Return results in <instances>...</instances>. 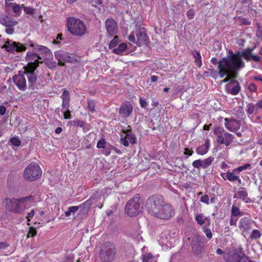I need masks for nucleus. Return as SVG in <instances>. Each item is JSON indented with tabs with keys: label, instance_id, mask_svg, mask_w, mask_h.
I'll use <instances>...</instances> for the list:
<instances>
[{
	"label": "nucleus",
	"instance_id": "obj_14",
	"mask_svg": "<svg viewBox=\"0 0 262 262\" xmlns=\"http://www.w3.org/2000/svg\"><path fill=\"white\" fill-rule=\"evenodd\" d=\"M24 71H19L18 73L13 76L12 80L17 88L20 91H25L27 88V81Z\"/></svg>",
	"mask_w": 262,
	"mask_h": 262
},
{
	"label": "nucleus",
	"instance_id": "obj_43",
	"mask_svg": "<svg viewBox=\"0 0 262 262\" xmlns=\"http://www.w3.org/2000/svg\"><path fill=\"white\" fill-rule=\"evenodd\" d=\"M250 167H251V164H249V163H247V164H246L244 165H243V166H239L237 168H235V169L237 171V173H239L242 171L246 170V169H248V168H249Z\"/></svg>",
	"mask_w": 262,
	"mask_h": 262
},
{
	"label": "nucleus",
	"instance_id": "obj_22",
	"mask_svg": "<svg viewBox=\"0 0 262 262\" xmlns=\"http://www.w3.org/2000/svg\"><path fill=\"white\" fill-rule=\"evenodd\" d=\"M0 23L6 27H13L18 22L10 16L5 15L0 17Z\"/></svg>",
	"mask_w": 262,
	"mask_h": 262
},
{
	"label": "nucleus",
	"instance_id": "obj_25",
	"mask_svg": "<svg viewBox=\"0 0 262 262\" xmlns=\"http://www.w3.org/2000/svg\"><path fill=\"white\" fill-rule=\"evenodd\" d=\"M195 220L197 223L200 226L203 225H205V226H210V219L208 217H206L202 213L196 214L195 216Z\"/></svg>",
	"mask_w": 262,
	"mask_h": 262
},
{
	"label": "nucleus",
	"instance_id": "obj_12",
	"mask_svg": "<svg viewBox=\"0 0 262 262\" xmlns=\"http://www.w3.org/2000/svg\"><path fill=\"white\" fill-rule=\"evenodd\" d=\"M3 48H5L6 51L11 53L20 52L26 50V47L23 44L9 39L6 41Z\"/></svg>",
	"mask_w": 262,
	"mask_h": 262
},
{
	"label": "nucleus",
	"instance_id": "obj_34",
	"mask_svg": "<svg viewBox=\"0 0 262 262\" xmlns=\"http://www.w3.org/2000/svg\"><path fill=\"white\" fill-rule=\"evenodd\" d=\"M242 212L240 211L238 207H236L235 205H233L231 208V216H241L242 215Z\"/></svg>",
	"mask_w": 262,
	"mask_h": 262
},
{
	"label": "nucleus",
	"instance_id": "obj_26",
	"mask_svg": "<svg viewBox=\"0 0 262 262\" xmlns=\"http://www.w3.org/2000/svg\"><path fill=\"white\" fill-rule=\"evenodd\" d=\"M133 112V106L130 104L121 105L119 110V114L123 117H128Z\"/></svg>",
	"mask_w": 262,
	"mask_h": 262
},
{
	"label": "nucleus",
	"instance_id": "obj_8",
	"mask_svg": "<svg viewBox=\"0 0 262 262\" xmlns=\"http://www.w3.org/2000/svg\"><path fill=\"white\" fill-rule=\"evenodd\" d=\"M29 200L33 201V196H29L28 197L20 199L19 200H10L8 204L9 209L10 210L16 212H21L25 209L27 204V202Z\"/></svg>",
	"mask_w": 262,
	"mask_h": 262
},
{
	"label": "nucleus",
	"instance_id": "obj_23",
	"mask_svg": "<svg viewBox=\"0 0 262 262\" xmlns=\"http://www.w3.org/2000/svg\"><path fill=\"white\" fill-rule=\"evenodd\" d=\"M95 199V197L94 195H92L89 198V199L78 206L79 209H80V211L82 213L85 214L88 212L93 204V201Z\"/></svg>",
	"mask_w": 262,
	"mask_h": 262
},
{
	"label": "nucleus",
	"instance_id": "obj_47",
	"mask_svg": "<svg viewBox=\"0 0 262 262\" xmlns=\"http://www.w3.org/2000/svg\"><path fill=\"white\" fill-rule=\"evenodd\" d=\"M131 144H135L136 142V138L134 134H129L128 136L125 137Z\"/></svg>",
	"mask_w": 262,
	"mask_h": 262
},
{
	"label": "nucleus",
	"instance_id": "obj_52",
	"mask_svg": "<svg viewBox=\"0 0 262 262\" xmlns=\"http://www.w3.org/2000/svg\"><path fill=\"white\" fill-rule=\"evenodd\" d=\"M200 201L206 203L207 204H209V196L207 195H205L204 196H201L200 199Z\"/></svg>",
	"mask_w": 262,
	"mask_h": 262
},
{
	"label": "nucleus",
	"instance_id": "obj_11",
	"mask_svg": "<svg viewBox=\"0 0 262 262\" xmlns=\"http://www.w3.org/2000/svg\"><path fill=\"white\" fill-rule=\"evenodd\" d=\"M173 214L174 211L171 206L165 203L153 216L160 219L168 220L171 219Z\"/></svg>",
	"mask_w": 262,
	"mask_h": 262
},
{
	"label": "nucleus",
	"instance_id": "obj_31",
	"mask_svg": "<svg viewBox=\"0 0 262 262\" xmlns=\"http://www.w3.org/2000/svg\"><path fill=\"white\" fill-rule=\"evenodd\" d=\"M127 48V45L125 43H120L117 48L113 50V52L116 54L120 55Z\"/></svg>",
	"mask_w": 262,
	"mask_h": 262
},
{
	"label": "nucleus",
	"instance_id": "obj_64",
	"mask_svg": "<svg viewBox=\"0 0 262 262\" xmlns=\"http://www.w3.org/2000/svg\"><path fill=\"white\" fill-rule=\"evenodd\" d=\"M256 108L257 110V111L259 110V109H260V108H262V99L258 101V102H257L256 104Z\"/></svg>",
	"mask_w": 262,
	"mask_h": 262
},
{
	"label": "nucleus",
	"instance_id": "obj_63",
	"mask_svg": "<svg viewBox=\"0 0 262 262\" xmlns=\"http://www.w3.org/2000/svg\"><path fill=\"white\" fill-rule=\"evenodd\" d=\"M122 132L123 133H124V134H125V137L128 136V135H129V134H133L132 133V130H129V129H122Z\"/></svg>",
	"mask_w": 262,
	"mask_h": 262
},
{
	"label": "nucleus",
	"instance_id": "obj_17",
	"mask_svg": "<svg viewBox=\"0 0 262 262\" xmlns=\"http://www.w3.org/2000/svg\"><path fill=\"white\" fill-rule=\"evenodd\" d=\"M204 249V244L202 241V238L197 236L191 243V249L194 255L199 256Z\"/></svg>",
	"mask_w": 262,
	"mask_h": 262
},
{
	"label": "nucleus",
	"instance_id": "obj_10",
	"mask_svg": "<svg viewBox=\"0 0 262 262\" xmlns=\"http://www.w3.org/2000/svg\"><path fill=\"white\" fill-rule=\"evenodd\" d=\"M55 57L58 61V65L60 66H64V62L74 63L76 61V56L74 54L62 51L55 52Z\"/></svg>",
	"mask_w": 262,
	"mask_h": 262
},
{
	"label": "nucleus",
	"instance_id": "obj_35",
	"mask_svg": "<svg viewBox=\"0 0 262 262\" xmlns=\"http://www.w3.org/2000/svg\"><path fill=\"white\" fill-rule=\"evenodd\" d=\"M79 209V207L77 206H71L68 208V211L65 212V215L69 216L72 213H75Z\"/></svg>",
	"mask_w": 262,
	"mask_h": 262
},
{
	"label": "nucleus",
	"instance_id": "obj_55",
	"mask_svg": "<svg viewBox=\"0 0 262 262\" xmlns=\"http://www.w3.org/2000/svg\"><path fill=\"white\" fill-rule=\"evenodd\" d=\"M84 123L82 121L77 120L74 121V126L82 127L83 126Z\"/></svg>",
	"mask_w": 262,
	"mask_h": 262
},
{
	"label": "nucleus",
	"instance_id": "obj_53",
	"mask_svg": "<svg viewBox=\"0 0 262 262\" xmlns=\"http://www.w3.org/2000/svg\"><path fill=\"white\" fill-rule=\"evenodd\" d=\"M128 39L130 42L135 43L137 44V41H136V38H135L134 32H132L130 33V34L129 35V36L128 37Z\"/></svg>",
	"mask_w": 262,
	"mask_h": 262
},
{
	"label": "nucleus",
	"instance_id": "obj_9",
	"mask_svg": "<svg viewBox=\"0 0 262 262\" xmlns=\"http://www.w3.org/2000/svg\"><path fill=\"white\" fill-rule=\"evenodd\" d=\"M33 48L32 51H30L27 53L26 59L29 62L26 67H24V69H36L38 67L39 63H40L38 60L42 59V57L39 56V53L35 51L34 48ZM40 62H42V61H40Z\"/></svg>",
	"mask_w": 262,
	"mask_h": 262
},
{
	"label": "nucleus",
	"instance_id": "obj_15",
	"mask_svg": "<svg viewBox=\"0 0 262 262\" xmlns=\"http://www.w3.org/2000/svg\"><path fill=\"white\" fill-rule=\"evenodd\" d=\"M24 73L28 78V88L31 90H34L37 84V76L35 73L36 69H24Z\"/></svg>",
	"mask_w": 262,
	"mask_h": 262
},
{
	"label": "nucleus",
	"instance_id": "obj_44",
	"mask_svg": "<svg viewBox=\"0 0 262 262\" xmlns=\"http://www.w3.org/2000/svg\"><path fill=\"white\" fill-rule=\"evenodd\" d=\"M119 39L117 36L114 37L113 39L111 41L109 45L110 48H114L118 43Z\"/></svg>",
	"mask_w": 262,
	"mask_h": 262
},
{
	"label": "nucleus",
	"instance_id": "obj_6",
	"mask_svg": "<svg viewBox=\"0 0 262 262\" xmlns=\"http://www.w3.org/2000/svg\"><path fill=\"white\" fill-rule=\"evenodd\" d=\"M213 133L216 136V142L219 145L224 144L229 146L234 138V136L225 131L221 127H216L213 130Z\"/></svg>",
	"mask_w": 262,
	"mask_h": 262
},
{
	"label": "nucleus",
	"instance_id": "obj_56",
	"mask_svg": "<svg viewBox=\"0 0 262 262\" xmlns=\"http://www.w3.org/2000/svg\"><path fill=\"white\" fill-rule=\"evenodd\" d=\"M20 6L18 4H14V6L12 7L13 11L14 13L18 12L19 11V10H20Z\"/></svg>",
	"mask_w": 262,
	"mask_h": 262
},
{
	"label": "nucleus",
	"instance_id": "obj_28",
	"mask_svg": "<svg viewBox=\"0 0 262 262\" xmlns=\"http://www.w3.org/2000/svg\"><path fill=\"white\" fill-rule=\"evenodd\" d=\"M209 141L208 139H207L205 141V142L204 144L196 148V152L198 154L201 155H205L208 152L209 150Z\"/></svg>",
	"mask_w": 262,
	"mask_h": 262
},
{
	"label": "nucleus",
	"instance_id": "obj_5",
	"mask_svg": "<svg viewBox=\"0 0 262 262\" xmlns=\"http://www.w3.org/2000/svg\"><path fill=\"white\" fill-rule=\"evenodd\" d=\"M116 253L115 245L111 243L106 242L101 245L99 255L102 261L110 262L114 258Z\"/></svg>",
	"mask_w": 262,
	"mask_h": 262
},
{
	"label": "nucleus",
	"instance_id": "obj_41",
	"mask_svg": "<svg viewBox=\"0 0 262 262\" xmlns=\"http://www.w3.org/2000/svg\"><path fill=\"white\" fill-rule=\"evenodd\" d=\"M261 236V233L258 230L255 229L252 231L251 235L250 238L251 239H256L259 238Z\"/></svg>",
	"mask_w": 262,
	"mask_h": 262
},
{
	"label": "nucleus",
	"instance_id": "obj_48",
	"mask_svg": "<svg viewBox=\"0 0 262 262\" xmlns=\"http://www.w3.org/2000/svg\"><path fill=\"white\" fill-rule=\"evenodd\" d=\"M105 143V140L104 139L102 138L97 142V147L98 148H104Z\"/></svg>",
	"mask_w": 262,
	"mask_h": 262
},
{
	"label": "nucleus",
	"instance_id": "obj_33",
	"mask_svg": "<svg viewBox=\"0 0 262 262\" xmlns=\"http://www.w3.org/2000/svg\"><path fill=\"white\" fill-rule=\"evenodd\" d=\"M255 104H253L252 103H249L247 105V113L249 115H252L255 112H257V110L256 108V107L255 106Z\"/></svg>",
	"mask_w": 262,
	"mask_h": 262
},
{
	"label": "nucleus",
	"instance_id": "obj_36",
	"mask_svg": "<svg viewBox=\"0 0 262 262\" xmlns=\"http://www.w3.org/2000/svg\"><path fill=\"white\" fill-rule=\"evenodd\" d=\"M143 262H153L154 257L150 253H146L142 255Z\"/></svg>",
	"mask_w": 262,
	"mask_h": 262
},
{
	"label": "nucleus",
	"instance_id": "obj_21",
	"mask_svg": "<svg viewBox=\"0 0 262 262\" xmlns=\"http://www.w3.org/2000/svg\"><path fill=\"white\" fill-rule=\"evenodd\" d=\"M239 229L243 232H247L252 228L251 220L247 217H244L240 220Z\"/></svg>",
	"mask_w": 262,
	"mask_h": 262
},
{
	"label": "nucleus",
	"instance_id": "obj_62",
	"mask_svg": "<svg viewBox=\"0 0 262 262\" xmlns=\"http://www.w3.org/2000/svg\"><path fill=\"white\" fill-rule=\"evenodd\" d=\"M193 153V151L192 150H189L188 148H185V155H187L188 156H191L192 154Z\"/></svg>",
	"mask_w": 262,
	"mask_h": 262
},
{
	"label": "nucleus",
	"instance_id": "obj_39",
	"mask_svg": "<svg viewBox=\"0 0 262 262\" xmlns=\"http://www.w3.org/2000/svg\"><path fill=\"white\" fill-rule=\"evenodd\" d=\"M95 104L94 101L92 100H88V109L91 113H94L95 110Z\"/></svg>",
	"mask_w": 262,
	"mask_h": 262
},
{
	"label": "nucleus",
	"instance_id": "obj_24",
	"mask_svg": "<svg viewBox=\"0 0 262 262\" xmlns=\"http://www.w3.org/2000/svg\"><path fill=\"white\" fill-rule=\"evenodd\" d=\"M137 38V44L139 45H144L146 43L147 36L143 29H140L136 32Z\"/></svg>",
	"mask_w": 262,
	"mask_h": 262
},
{
	"label": "nucleus",
	"instance_id": "obj_58",
	"mask_svg": "<svg viewBox=\"0 0 262 262\" xmlns=\"http://www.w3.org/2000/svg\"><path fill=\"white\" fill-rule=\"evenodd\" d=\"M9 245L6 242H0V249H5L8 248Z\"/></svg>",
	"mask_w": 262,
	"mask_h": 262
},
{
	"label": "nucleus",
	"instance_id": "obj_18",
	"mask_svg": "<svg viewBox=\"0 0 262 262\" xmlns=\"http://www.w3.org/2000/svg\"><path fill=\"white\" fill-rule=\"evenodd\" d=\"M226 91L232 95H236L241 90V86L237 80L231 79L225 86Z\"/></svg>",
	"mask_w": 262,
	"mask_h": 262
},
{
	"label": "nucleus",
	"instance_id": "obj_60",
	"mask_svg": "<svg viewBox=\"0 0 262 262\" xmlns=\"http://www.w3.org/2000/svg\"><path fill=\"white\" fill-rule=\"evenodd\" d=\"M6 111V108L4 105L0 106V115H4Z\"/></svg>",
	"mask_w": 262,
	"mask_h": 262
},
{
	"label": "nucleus",
	"instance_id": "obj_1",
	"mask_svg": "<svg viewBox=\"0 0 262 262\" xmlns=\"http://www.w3.org/2000/svg\"><path fill=\"white\" fill-rule=\"evenodd\" d=\"M254 49V48H248L243 52L237 53H233L232 51H229L230 55L220 60L217 67L220 77L223 78L227 76L221 83L227 82L230 79H234L237 77V72L245 67L242 57L247 61L251 60L255 62L260 61V57L252 54Z\"/></svg>",
	"mask_w": 262,
	"mask_h": 262
},
{
	"label": "nucleus",
	"instance_id": "obj_32",
	"mask_svg": "<svg viewBox=\"0 0 262 262\" xmlns=\"http://www.w3.org/2000/svg\"><path fill=\"white\" fill-rule=\"evenodd\" d=\"M214 160V158L213 157H209L206 159L202 160L203 168L205 169L209 167L211 164Z\"/></svg>",
	"mask_w": 262,
	"mask_h": 262
},
{
	"label": "nucleus",
	"instance_id": "obj_54",
	"mask_svg": "<svg viewBox=\"0 0 262 262\" xmlns=\"http://www.w3.org/2000/svg\"><path fill=\"white\" fill-rule=\"evenodd\" d=\"M6 32L10 35L13 34L14 32V29L12 27H7L5 30Z\"/></svg>",
	"mask_w": 262,
	"mask_h": 262
},
{
	"label": "nucleus",
	"instance_id": "obj_61",
	"mask_svg": "<svg viewBox=\"0 0 262 262\" xmlns=\"http://www.w3.org/2000/svg\"><path fill=\"white\" fill-rule=\"evenodd\" d=\"M34 215V211L33 210H32L30 212L28 213V221H30V218H32Z\"/></svg>",
	"mask_w": 262,
	"mask_h": 262
},
{
	"label": "nucleus",
	"instance_id": "obj_46",
	"mask_svg": "<svg viewBox=\"0 0 262 262\" xmlns=\"http://www.w3.org/2000/svg\"><path fill=\"white\" fill-rule=\"evenodd\" d=\"M22 7L24 9V11L27 14H33L34 13V9H33L32 8L30 7L24 6V5H22Z\"/></svg>",
	"mask_w": 262,
	"mask_h": 262
},
{
	"label": "nucleus",
	"instance_id": "obj_42",
	"mask_svg": "<svg viewBox=\"0 0 262 262\" xmlns=\"http://www.w3.org/2000/svg\"><path fill=\"white\" fill-rule=\"evenodd\" d=\"M9 142L13 145L15 146H19L21 144V141L18 138L13 137L12 138Z\"/></svg>",
	"mask_w": 262,
	"mask_h": 262
},
{
	"label": "nucleus",
	"instance_id": "obj_51",
	"mask_svg": "<svg viewBox=\"0 0 262 262\" xmlns=\"http://www.w3.org/2000/svg\"><path fill=\"white\" fill-rule=\"evenodd\" d=\"M140 104L141 107L146 108L147 106V102L143 98H140L139 99Z\"/></svg>",
	"mask_w": 262,
	"mask_h": 262
},
{
	"label": "nucleus",
	"instance_id": "obj_59",
	"mask_svg": "<svg viewBox=\"0 0 262 262\" xmlns=\"http://www.w3.org/2000/svg\"><path fill=\"white\" fill-rule=\"evenodd\" d=\"M187 16L189 19H192L194 17V12L190 10L187 12Z\"/></svg>",
	"mask_w": 262,
	"mask_h": 262
},
{
	"label": "nucleus",
	"instance_id": "obj_37",
	"mask_svg": "<svg viewBox=\"0 0 262 262\" xmlns=\"http://www.w3.org/2000/svg\"><path fill=\"white\" fill-rule=\"evenodd\" d=\"M208 226H204L203 227V231L205 233L207 237L210 239L212 237V233L211 230L207 227Z\"/></svg>",
	"mask_w": 262,
	"mask_h": 262
},
{
	"label": "nucleus",
	"instance_id": "obj_57",
	"mask_svg": "<svg viewBox=\"0 0 262 262\" xmlns=\"http://www.w3.org/2000/svg\"><path fill=\"white\" fill-rule=\"evenodd\" d=\"M237 221V219H235L232 216H231L230 220V225L231 226H236Z\"/></svg>",
	"mask_w": 262,
	"mask_h": 262
},
{
	"label": "nucleus",
	"instance_id": "obj_3",
	"mask_svg": "<svg viewBox=\"0 0 262 262\" xmlns=\"http://www.w3.org/2000/svg\"><path fill=\"white\" fill-rule=\"evenodd\" d=\"M142 202L137 194L130 199L125 206V213L130 216H136L142 211Z\"/></svg>",
	"mask_w": 262,
	"mask_h": 262
},
{
	"label": "nucleus",
	"instance_id": "obj_4",
	"mask_svg": "<svg viewBox=\"0 0 262 262\" xmlns=\"http://www.w3.org/2000/svg\"><path fill=\"white\" fill-rule=\"evenodd\" d=\"M166 203L161 195H154L148 198L146 202V208L148 212L154 215Z\"/></svg>",
	"mask_w": 262,
	"mask_h": 262
},
{
	"label": "nucleus",
	"instance_id": "obj_27",
	"mask_svg": "<svg viewBox=\"0 0 262 262\" xmlns=\"http://www.w3.org/2000/svg\"><path fill=\"white\" fill-rule=\"evenodd\" d=\"M236 174H238V173H237V171L234 168L231 172L228 171L226 173V179L230 182L237 180L239 184H241L242 180Z\"/></svg>",
	"mask_w": 262,
	"mask_h": 262
},
{
	"label": "nucleus",
	"instance_id": "obj_49",
	"mask_svg": "<svg viewBox=\"0 0 262 262\" xmlns=\"http://www.w3.org/2000/svg\"><path fill=\"white\" fill-rule=\"evenodd\" d=\"M249 91L250 92H255L257 91V86L254 83H251L248 87Z\"/></svg>",
	"mask_w": 262,
	"mask_h": 262
},
{
	"label": "nucleus",
	"instance_id": "obj_45",
	"mask_svg": "<svg viewBox=\"0 0 262 262\" xmlns=\"http://www.w3.org/2000/svg\"><path fill=\"white\" fill-rule=\"evenodd\" d=\"M37 231L36 229L33 227H30L29 230L28 231V233L27 234V237L29 238V237H33L36 235Z\"/></svg>",
	"mask_w": 262,
	"mask_h": 262
},
{
	"label": "nucleus",
	"instance_id": "obj_20",
	"mask_svg": "<svg viewBox=\"0 0 262 262\" xmlns=\"http://www.w3.org/2000/svg\"><path fill=\"white\" fill-rule=\"evenodd\" d=\"M225 126L228 130L235 132L239 129L240 123L239 121L235 119L225 118Z\"/></svg>",
	"mask_w": 262,
	"mask_h": 262
},
{
	"label": "nucleus",
	"instance_id": "obj_19",
	"mask_svg": "<svg viewBox=\"0 0 262 262\" xmlns=\"http://www.w3.org/2000/svg\"><path fill=\"white\" fill-rule=\"evenodd\" d=\"M105 26L108 34L114 36L118 31V26L116 21L113 18H107L105 21Z\"/></svg>",
	"mask_w": 262,
	"mask_h": 262
},
{
	"label": "nucleus",
	"instance_id": "obj_30",
	"mask_svg": "<svg viewBox=\"0 0 262 262\" xmlns=\"http://www.w3.org/2000/svg\"><path fill=\"white\" fill-rule=\"evenodd\" d=\"M237 195H238L237 198L242 199L246 203H248L249 201V199L247 198L248 193L246 190L243 188L242 190H240L238 191Z\"/></svg>",
	"mask_w": 262,
	"mask_h": 262
},
{
	"label": "nucleus",
	"instance_id": "obj_16",
	"mask_svg": "<svg viewBox=\"0 0 262 262\" xmlns=\"http://www.w3.org/2000/svg\"><path fill=\"white\" fill-rule=\"evenodd\" d=\"M30 46L34 48L35 51L38 52L39 56L41 55V57L43 58L44 60L53 59L52 52L46 47L37 45H34L33 43H31Z\"/></svg>",
	"mask_w": 262,
	"mask_h": 262
},
{
	"label": "nucleus",
	"instance_id": "obj_40",
	"mask_svg": "<svg viewBox=\"0 0 262 262\" xmlns=\"http://www.w3.org/2000/svg\"><path fill=\"white\" fill-rule=\"evenodd\" d=\"M192 166L196 169L203 168V164L202 160L199 159L194 161L192 163Z\"/></svg>",
	"mask_w": 262,
	"mask_h": 262
},
{
	"label": "nucleus",
	"instance_id": "obj_38",
	"mask_svg": "<svg viewBox=\"0 0 262 262\" xmlns=\"http://www.w3.org/2000/svg\"><path fill=\"white\" fill-rule=\"evenodd\" d=\"M51 60H45V63L47 66L50 69H54L57 66V62L55 61Z\"/></svg>",
	"mask_w": 262,
	"mask_h": 262
},
{
	"label": "nucleus",
	"instance_id": "obj_29",
	"mask_svg": "<svg viewBox=\"0 0 262 262\" xmlns=\"http://www.w3.org/2000/svg\"><path fill=\"white\" fill-rule=\"evenodd\" d=\"M191 54L193 57L195 58L194 62L195 64L199 67H201L202 66V63L200 53L196 50H193L191 52Z\"/></svg>",
	"mask_w": 262,
	"mask_h": 262
},
{
	"label": "nucleus",
	"instance_id": "obj_50",
	"mask_svg": "<svg viewBox=\"0 0 262 262\" xmlns=\"http://www.w3.org/2000/svg\"><path fill=\"white\" fill-rule=\"evenodd\" d=\"M120 143L123 144L124 146H128L129 145V143L128 141V140L125 137H123V136H121V138H120Z\"/></svg>",
	"mask_w": 262,
	"mask_h": 262
},
{
	"label": "nucleus",
	"instance_id": "obj_13",
	"mask_svg": "<svg viewBox=\"0 0 262 262\" xmlns=\"http://www.w3.org/2000/svg\"><path fill=\"white\" fill-rule=\"evenodd\" d=\"M62 100V107L65 110L63 112L64 118L66 119L71 118V111L69 110L70 97V93L67 90H64L61 96Z\"/></svg>",
	"mask_w": 262,
	"mask_h": 262
},
{
	"label": "nucleus",
	"instance_id": "obj_7",
	"mask_svg": "<svg viewBox=\"0 0 262 262\" xmlns=\"http://www.w3.org/2000/svg\"><path fill=\"white\" fill-rule=\"evenodd\" d=\"M41 170L37 163H31L25 169L24 176L26 180L32 182L36 181L41 176Z\"/></svg>",
	"mask_w": 262,
	"mask_h": 262
},
{
	"label": "nucleus",
	"instance_id": "obj_2",
	"mask_svg": "<svg viewBox=\"0 0 262 262\" xmlns=\"http://www.w3.org/2000/svg\"><path fill=\"white\" fill-rule=\"evenodd\" d=\"M67 27L73 35L82 36L86 32V27L84 23L78 18L69 17L67 19Z\"/></svg>",
	"mask_w": 262,
	"mask_h": 262
}]
</instances>
